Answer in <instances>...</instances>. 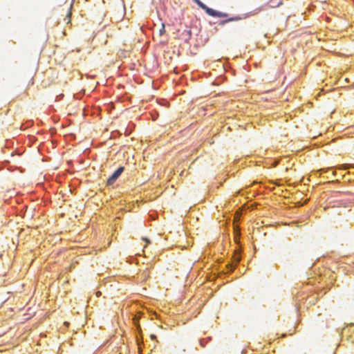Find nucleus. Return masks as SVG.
Returning a JSON list of instances; mask_svg holds the SVG:
<instances>
[{"mask_svg": "<svg viewBox=\"0 0 354 354\" xmlns=\"http://www.w3.org/2000/svg\"><path fill=\"white\" fill-rule=\"evenodd\" d=\"M156 337V336L155 335H151V338L152 339H155Z\"/></svg>", "mask_w": 354, "mask_h": 354, "instance_id": "10", "label": "nucleus"}, {"mask_svg": "<svg viewBox=\"0 0 354 354\" xmlns=\"http://www.w3.org/2000/svg\"><path fill=\"white\" fill-rule=\"evenodd\" d=\"M165 26L162 24V28L159 30V33H160V35H163L165 33Z\"/></svg>", "mask_w": 354, "mask_h": 354, "instance_id": "6", "label": "nucleus"}, {"mask_svg": "<svg viewBox=\"0 0 354 354\" xmlns=\"http://www.w3.org/2000/svg\"><path fill=\"white\" fill-rule=\"evenodd\" d=\"M329 171H330V169H321L322 174H323V173H328Z\"/></svg>", "mask_w": 354, "mask_h": 354, "instance_id": "8", "label": "nucleus"}, {"mask_svg": "<svg viewBox=\"0 0 354 354\" xmlns=\"http://www.w3.org/2000/svg\"><path fill=\"white\" fill-rule=\"evenodd\" d=\"M233 229L235 237L239 238L241 236V228L239 227V221L236 220L233 221Z\"/></svg>", "mask_w": 354, "mask_h": 354, "instance_id": "4", "label": "nucleus"}, {"mask_svg": "<svg viewBox=\"0 0 354 354\" xmlns=\"http://www.w3.org/2000/svg\"><path fill=\"white\" fill-rule=\"evenodd\" d=\"M124 171V167H119L107 179L106 185L111 186L118 179L121 174Z\"/></svg>", "mask_w": 354, "mask_h": 354, "instance_id": "3", "label": "nucleus"}, {"mask_svg": "<svg viewBox=\"0 0 354 354\" xmlns=\"http://www.w3.org/2000/svg\"><path fill=\"white\" fill-rule=\"evenodd\" d=\"M201 9H203L208 15L215 17H225L227 16L226 13L214 10L207 6L200 0H193Z\"/></svg>", "mask_w": 354, "mask_h": 354, "instance_id": "1", "label": "nucleus"}, {"mask_svg": "<svg viewBox=\"0 0 354 354\" xmlns=\"http://www.w3.org/2000/svg\"><path fill=\"white\" fill-rule=\"evenodd\" d=\"M200 344L202 346H204L203 344V340H200Z\"/></svg>", "mask_w": 354, "mask_h": 354, "instance_id": "12", "label": "nucleus"}, {"mask_svg": "<svg viewBox=\"0 0 354 354\" xmlns=\"http://www.w3.org/2000/svg\"><path fill=\"white\" fill-rule=\"evenodd\" d=\"M241 261V253L239 251L234 252L231 262L226 265L228 272H232Z\"/></svg>", "mask_w": 354, "mask_h": 354, "instance_id": "2", "label": "nucleus"}, {"mask_svg": "<svg viewBox=\"0 0 354 354\" xmlns=\"http://www.w3.org/2000/svg\"><path fill=\"white\" fill-rule=\"evenodd\" d=\"M236 19H237L236 18H234V17H232V18H230V19H228L225 20V21H224V23L229 22V21H235V20H236Z\"/></svg>", "mask_w": 354, "mask_h": 354, "instance_id": "7", "label": "nucleus"}, {"mask_svg": "<svg viewBox=\"0 0 354 354\" xmlns=\"http://www.w3.org/2000/svg\"><path fill=\"white\" fill-rule=\"evenodd\" d=\"M142 239H143V241H146L147 243H150L149 239H147V238H143Z\"/></svg>", "mask_w": 354, "mask_h": 354, "instance_id": "9", "label": "nucleus"}, {"mask_svg": "<svg viewBox=\"0 0 354 354\" xmlns=\"http://www.w3.org/2000/svg\"><path fill=\"white\" fill-rule=\"evenodd\" d=\"M338 168L342 170H346L348 169H354V164H342L338 166Z\"/></svg>", "mask_w": 354, "mask_h": 354, "instance_id": "5", "label": "nucleus"}, {"mask_svg": "<svg viewBox=\"0 0 354 354\" xmlns=\"http://www.w3.org/2000/svg\"><path fill=\"white\" fill-rule=\"evenodd\" d=\"M335 175H336V172L335 171H332V176H335Z\"/></svg>", "mask_w": 354, "mask_h": 354, "instance_id": "11", "label": "nucleus"}]
</instances>
